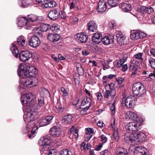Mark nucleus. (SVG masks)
Masks as SVG:
<instances>
[{
	"label": "nucleus",
	"mask_w": 155,
	"mask_h": 155,
	"mask_svg": "<svg viewBox=\"0 0 155 155\" xmlns=\"http://www.w3.org/2000/svg\"><path fill=\"white\" fill-rule=\"evenodd\" d=\"M49 3L50 7V8L55 7L57 5V3L56 2L53 1L49 2Z\"/></svg>",
	"instance_id": "57"
},
{
	"label": "nucleus",
	"mask_w": 155,
	"mask_h": 155,
	"mask_svg": "<svg viewBox=\"0 0 155 155\" xmlns=\"http://www.w3.org/2000/svg\"><path fill=\"white\" fill-rule=\"evenodd\" d=\"M97 28V26L94 21H91L88 23L89 33L96 31Z\"/></svg>",
	"instance_id": "20"
},
{
	"label": "nucleus",
	"mask_w": 155,
	"mask_h": 155,
	"mask_svg": "<svg viewBox=\"0 0 155 155\" xmlns=\"http://www.w3.org/2000/svg\"><path fill=\"white\" fill-rule=\"evenodd\" d=\"M146 13H147L148 14L152 13L154 11V10L153 8L150 6L146 7Z\"/></svg>",
	"instance_id": "51"
},
{
	"label": "nucleus",
	"mask_w": 155,
	"mask_h": 155,
	"mask_svg": "<svg viewBox=\"0 0 155 155\" xmlns=\"http://www.w3.org/2000/svg\"><path fill=\"white\" fill-rule=\"evenodd\" d=\"M32 56V54L28 51H21L19 54L20 59L23 61L28 60Z\"/></svg>",
	"instance_id": "11"
},
{
	"label": "nucleus",
	"mask_w": 155,
	"mask_h": 155,
	"mask_svg": "<svg viewBox=\"0 0 155 155\" xmlns=\"http://www.w3.org/2000/svg\"><path fill=\"white\" fill-rule=\"evenodd\" d=\"M100 137L101 138V141L103 143H106L107 140V138L106 134H101Z\"/></svg>",
	"instance_id": "45"
},
{
	"label": "nucleus",
	"mask_w": 155,
	"mask_h": 155,
	"mask_svg": "<svg viewBox=\"0 0 155 155\" xmlns=\"http://www.w3.org/2000/svg\"><path fill=\"white\" fill-rule=\"evenodd\" d=\"M115 84L114 83H112L110 84H108L105 86L106 89L108 90L111 91L112 96H115L116 94V91L114 87Z\"/></svg>",
	"instance_id": "30"
},
{
	"label": "nucleus",
	"mask_w": 155,
	"mask_h": 155,
	"mask_svg": "<svg viewBox=\"0 0 155 155\" xmlns=\"http://www.w3.org/2000/svg\"><path fill=\"white\" fill-rule=\"evenodd\" d=\"M134 134H130L128 133H126L124 135L125 140L128 143L134 142Z\"/></svg>",
	"instance_id": "25"
},
{
	"label": "nucleus",
	"mask_w": 155,
	"mask_h": 155,
	"mask_svg": "<svg viewBox=\"0 0 155 155\" xmlns=\"http://www.w3.org/2000/svg\"><path fill=\"white\" fill-rule=\"evenodd\" d=\"M138 32L136 31L134 33L131 34L130 36L131 39L133 40H135L139 39Z\"/></svg>",
	"instance_id": "39"
},
{
	"label": "nucleus",
	"mask_w": 155,
	"mask_h": 155,
	"mask_svg": "<svg viewBox=\"0 0 155 155\" xmlns=\"http://www.w3.org/2000/svg\"><path fill=\"white\" fill-rule=\"evenodd\" d=\"M24 113L25 114L23 116L24 121L26 123H28L24 131L25 133L28 132L29 131L30 129L32 128L31 134L28 136L29 138H32L35 136L36 131L38 129L39 124L37 122L35 123L34 119V114L32 112L28 111L26 109Z\"/></svg>",
	"instance_id": "3"
},
{
	"label": "nucleus",
	"mask_w": 155,
	"mask_h": 155,
	"mask_svg": "<svg viewBox=\"0 0 155 155\" xmlns=\"http://www.w3.org/2000/svg\"><path fill=\"white\" fill-rule=\"evenodd\" d=\"M41 93L42 94H45V95H48L50 94V93L46 89L43 88L41 89Z\"/></svg>",
	"instance_id": "47"
},
{
	"label": "nucleus",
	"mask_w": 155,
	"mask_h": 155,
	"mask_svg": "<svg viewBox=\"0 0 155 155\" xmlns=\"http://www.w3.org/2000/svg\"><path fill=\"white\" fill-rule=\"evenodd\" d=\"M120 7L124 12H127L131 10V6L129 4L124 3L122 4Z\"/></svg>",
	"instance_id": "31"
},
{
	"label": "nucleus",
	"mask_w": 155,
	"mask_h": 155,
	"mask_svg": "<svg viewBox=\"0 0 155 155\" xmlns=\"http://www.w3.org/2000/svg\"><path fill=\"white\" fill-rule=\"evenodd\" d=\"M17 23L19 27L25 26V28L28 29H31L32 28V25L31 24V22L25 17L18 18Z\"/></svg>",
	"instance_id": "6"
},
{
	"label": "nucleus",
	"mask_w": 155,
	"mask_h": 155,
	"mask_svg": "<svg viewBox=\"0 0 155 155\" xmlns=\"http://www.w3.org/2000/svg\"><path fill=\"white\" fill-rule=\"evenodd\" d=\"M122 71L123 72H125L128 68V66L127 64H125L122 66Z\"/></svg>",
	"instance_id": "63"
},
{
	"label": "nucleus",
	"mask_w": 155,
	"mask_h": 155,
	"mask_svg": "<svg viewBox=\"0 0 155 155\" xmlns=\"http://www.w3.org/2000/svg\"><path fill=\"white\" fill-rule=\"evenodd\" d=\"M73 118V116L71 115H66L63 117L62 123L64 124H70Z\"/></svg>",
	"instance_id": "28"
},
{
	"label": "nucleus",
	"mask_w": 155,
	"mask_h": 155,
	"mask_svg": "<svg viewBox=\"0 0 155 155\" xmlns=\"http://www.w3.org/2000/svg\"><path fill=\"white\" fill-rule=\"evenodd\" d=\"M25 40L26 38L24 37L20 36L17 39V43L19 46L23 48L27 46V43Z\"/></svg>",
	"instance_id": "22"
},
{
	"label": "nucleus",
	"mask_w": 155,
	"mask_h": 155,
	"mask_svg": "<svg viewBox=\"0 0 155 155\" xmlns=\"http://www.w3.org/2000/svg\"><path fill=\"white\" fill-rule=\"evenodd\" d=\"M61 90L63 93V95L64 96H67L68 95V93L65 88L63 87H61Z\"/></svg>",
	"instance_id": "59"
},
{
	"label": "nucleus",
	"mask_w": 155,
	"mask_h": 155,
	"mask_svg": "<svg viewBox=\"0 0 155 155\" xmlns=\"http://www.w3.org/2000/svg\"><path fill=\"white\" fill-rule=\"evenodd\" d=\"M116 37L117 41L119 44H124L125 37L122 34L117 33Z\"/></svg>",
	"instance_id": "33"
},
{
	"label": "nucleus",
	"mask_w": 155,
	"mask_h": 155,
	"mask_svg": "<svg viewBox=\"0 0 155 155\" xmlns=\"http://www.w3.org/2000/svg\"><path fill=\"white\" fill-rule=\"evenodd\" d=\"M28 20L31 22V23L37 21L38 19V17L35 15L34 14H30L28 16Z\"/></svg>",
	"instance_id": "36"
},
{
	"label": "nucleus",
	"mask_w": 155,
	"mask_h": 155,
	"mask_svg": "<svg viewBox=\"0 0 155 155\" xmlns=\"http://www.w3.org/2000/svg\"><path fill=\"white\" fill-rule=\"evenodd\" d=\"M47 39L51 42H55L58 41L60 38V36L58 34L49 33L47 36Z\"/></svg>",
	"instance_id": "18"
},
{
	"label": "nucleus",
	"mask_w": 155,
	"mask_h": 155,
	"mask_svg": "<svg viewBox=\"0 0 155 155\" xmlns=\"http://www.w3.org/2000/svg\"><path fill=\"white\" fill-rule=\"evenodd\" d=\"M106 91L104 94V96L106 98H108L109 96H111V97H113L114 96H112V94L111 93V91L107 89H106Z\"/></svg>",
	"instance_id": "44"
},
{
	"label": "nucleus",
	"mask_w": 155,
	"mask_h": 155,
	"mask_svg": "<svg viewBox=\"0 0 155 155\" xmlns=\"http://www.w3.org/2000/svg\"><path fill=\"white\" fill-rule=\"evenodd\" d=\"M146 7L142 6L137 9V14H140L142 16H144V15L146 13Z\"/></svg>",
	"instance_id": "34"
},
{
	"label": "nucleus",
	"mask_w": 155,
	"mask_h": 155,
	"mask_svg": "<svg viewBox=\"0 0 155 155\" xmlns=\"http://www.w3.org/2000/svg\"><path fill=\"white\" fill-rule=\"evenodd\" d=\"M57 110L60 112H62L64 111V108L61 105H59L57 108Z\"/></svg>",
	"instance_id": "55"
},
{
	"label": "nucleus",
	"mask_w": 155,
	"mask_h": 155,
	"mask_svg": "<svg viewBox=\"0 0 155 155\" xmlns=\"http://www.w3.org/2000/svg\"><path fill=\"white\" fill-rule=\"evenodd\" d=\"M119 2L118 0H108L107 3L111 7L116 6Z\"/></svg>",
	"instance_id": "38"
},
{
	"label": "nucleus",
	"mask_w": 155,
	"mask_h": 155,
	"mask_svg": "<svg viewBox=\"0 0 155 155\" xmlns=\"http://www.w3.org/2000/svg\"><path fill=\"white\" fill-rule=\"evenodd\" d=\"M94 45V43L89 42L88 44V49H89V50H93L95 48Z\"/></svg>",
	"instance_id": "52"
},
{
	"label": "nucleus",
	"mask_w": 155,
	"mask_h": 155,
	"mask_svg": "<svg viewBox=\"0 0 155 155\" xmlns=\"http://www.w3.org/2000/svg\"><path fill=\"white\" fill-rule=\"evenodd\" d=\"M151 54L155 57V49L151 48L150 49Z\"/></svg>",
	"instance_id": "64"
},
{
	"label": "nucleus",
	"mask_w": 155,
	"mask_h": 155,
	"mask_svg": "<svg viewBox=\"0 0 155 155\" xmlns=\"http://www.w3.org/2000/svg\"><path fill=\"white\" fill-rule=\"evenodd\" d=\"M18 75L22 78L19 86L20 89L24 88L22 87V85L31 87L35 86L37 84L38 79L34 77L37 74V71L34 66L21 64L18 66Z\"/></svg>",
	"instance_id": "1"
},
{
	"label": "nucleus",
	"mask_w": 155,
	"mask_h": 155,
	"mask_svg": "<svg viewBox=\"0 0 155 155\" xmlns=\"http://www.w3.org/2000/svg\"><path fill=\"white\" fill-rule=\"evenodd\" d=\"M87 107L83 108V110H81L80 111V113L81 114H84L87 113Z\"/></svg>",
	"instance_id": "61"
},
{
	"label": "nucleus",
	"mask_w": 155,
	"mask_h": 155,
	"mask_svg": "<svg viewBox=\"0 0 155 155\" xmlns=\"http://www.w3.org/2000/svg\"><path fill=\"white\" fill-rule=\"evenodd\" d=\"M88 138H89L88 141L91 138L94 133V129L91 128H88Z\"/></svg>",
	"instance_id": "41"
},
{
	"label": "nucleus",
	"mask_w": 155,
	"mask_h": 155,
	"mask_svg": "<svg viewBox=\"0 0 155 155\" xmlns=\"http://www.w3.org/2000/svg\"><path fill=\"white\" fill-rule=\"evenodd\" d=\"M130 71L132 73L131 76L134 78L136 75H138V68L137 65L134 64H132L129 67Z\"/></svg>",
	"instance_id": "14"
},
{
	"label": "nucleus",
	"mask_w": 155,
	"mask_h": 155,
	"mask_svg": "<svg viewBox=\"0 0 155 155\" xmlns=\"http://www.w3.org/2000/svg\"><path fill=\"white\" fill-rule=\"evenodd\" d=\"M77 71L80 75H82L83 74V70L81 67H77Z\"/></svg>",
	"instance_id": "56"
},
{
	"label": "nucleus",
	"mask_w": 155,
	"mask_h": 155,
	"mask_svg": "<svg viewBox=\"0 0 155 155\" xmlns=\"http://www.w3.org/2000/svg\"><path fill=\"white\" fill-rule=\"evenodd\" d=\"M75 37L77 41L82 43L86 42L87 40V35H84V33H82L77 34Z\"/></svg>",
	"instance_id": "19"
},
{
	"label": "nucleus",
	"mask_w": 155,
	"mask_h": 155,
	"mask_svg": "<svg viewBox=\"0 0 155 155\" xmlns=\"http://www.w3.org/2000/svg\"><path fill=\"white\" fill-rule=\"evenodd\" d=\"M132 90L134 94L138 97L144 96L146 95V90L143 85L140 83L134 84Z\"/></svg>",
	"instance_id": "4"
},
{
	"label": "nucleus",
	"mask_w": 155,
	"mask_h": 155,
	"mask_svg": "<svg viewBox=\"0 0 155 155\" xmlns=\"http://www.w3.org/2000/svg\"><path fill=\"white\" fill-rule=\"evenodd\" d=\"M116 154L117 155H127L128 152L126 149L119 147L116 149Z\"/></svg>",
	"instance_id": "26"
},
{
	"label": "nucleus",
	"mask_w": 155,
	"mask_h": 155,
	"mask_svg": "<svg viewBox=\"0 0 155 155\" xmlns=\"http://www.w3.org/2000/svg\"><path fill=\"white\" fill-rule=\"evenodd\" d=\"M137 99L135 96H130L127 97L125 100V104L128 108H132L136 104Z\"/></svg>",
	"instance_id": "9"
},
{
	"label": "nucleus",
	"mask_w": 155,
	"mask_h": 155,
	"mask_svg": "<svg viewBox=\"0 0 155 155\" xmlns=\"http://www.w3.org/2000/svg\"><path fill=\"white\" fill-rule=\"evenodd\" d=\"M78 101L77 102V103H75V104L78 105V106L81 105L80 107V108H81V106H84L86 104V102L87 101V97L86 96L84 98V99H83L82 101H80V100L78 101V100H76V101Z\"/></svg>",
	"instance_id": "37"
},
{
	"label": "nucleus",
	"mask_w": 155,
	"mask_h": 155,
	"mask_svg": "<svg viewBox=\"0 0 155 155\" xmlns=\"http://www.w3.org/2000/svg\"><path fill=\"white\" fill-rule=\"evenodd\" d=\"M115 22L114 21H111L109 22L108 26L110 29H113L115 26Z\"/></svg>",
	"instance_id": "49"
},
{
	"label": "nucleus",
	"mask_w": 155,
	"mask_h": 155,
	"mask_svg": "<svg viewBox=\"0 0 155 155\" xmlns=\"http://www.w3.org/2000/svg\"><path fill=\"white\" fill-rule=\"evenodd\" d=\"M127 59V57H124L119 60H116L114 62V64L117 68H120L123 64L126 61Z\"/></svg>",
	"instance_id": "23"
},
{
	"label": "nucleus",
	"mask_w": 155,
	"mask_h": 155,
	"mask_svg": "<svg viewBox=\"0 0 155 155\" xmlns=\"http://www.w3.org/2000/svg\"><path fill=\"white\" fill-rule=\"evenodd\" d=\"M106 3L103 0L100 1L98 3V12L100 13H103L105 12L107 9Z\"/></svg>",
	"instance_id": "13"
},
{
	"label": "nucleus",
	"mask_w": 155,
	"mask_h": 155,
	"mask_svg": "<svg viewBox=\"0 0 155 155\" xmlns=\"http://www.w3.org/2000/svg\"><path fill=\"white\" fill-rule=\"evenodd\" d=\"M115 123V119H114V123L113 124H111V126L112 127L113 130H114V133L113 134V136L114 139L116 141H118L119 140V136L118 135V130L117 128H115L114 127Z\"/></svg>",
	"instance_id": "29"
},
{
	"label": "nucleus",
	"mask_w": 155,
	"mask_h": 155,
	"mask_svg": "<svg viewBox=\"0 0 155 155\" xmlns=\"http://www.w3.org/2000/svg\"><path fill=\"white\" fill-rule=\"evenodd\" d=\"M134 144L137 143H141L146 138L145 134L142 132H139L137 134H134Z\"/></svg>",
	"instance_id": "10"
},
{
	"label": "nucleus",
	"mask_w": 155,
	"mask_h": 155,
	"mask_svg": "<svg viewBox=\"0 0 155 155\" xmlns=\"http://www.w3.org/2000/svg\"><path fill=\"white\" fill-rule=\"evenodd\" d=\"M42 147V150L44 151L48 150L50 148L49 145H45L41 146Z\"/></svg>",
	"instance_id": "58"
},
{
	"label": "nucleus",
	"mask_w": 155,
	"mask_h": 155,
	"mask_svg": "<svg viewBox=\"0 0 155 155\" xmlns=\"http://www.w3.org/2000/svg\"><path fill=\"white\" fill-rule=\"evenodd\" d=\"M28 43L31 46L35 48L39 46L41 43V41L38 37L34 35L29 39Z\"/></svg>",
	"instance_id": "8"
},
{
	"label": "nucleus",
	"mask_w": 155,
	"mask_h": 155,
	"mask_svg": "<svg viewBox=\"0 0 155 155\" xmlns=\"http://www.w3.org/2000/svg\"><path fill=\"white\" fill-rule=\"evenodd\" d=\"M50 28V26L47 24H42L41 25L39 29L42 31H46Z\"/></svg>",
	"instance_id": "35"
},
{
	"label": "nucleus",
	"mask_w": 155,
	"mask_h": 155,
	"mask_svg": "<svg viewBox=\"0 0 155 155\" xmlns=\"http://www.w3.org/2000/svg\"><path fill=\"white\" fill-rule=\"evenodd\" d=\"M149 62V66L153 68H155L154 67L155 66V59L152 57H150L148 59Z\"/></svg>",
	"instance_id": "40"
},
{
	"label": "nucleus",
	"mask_w": 155,
	"mask_h": 155,
	"mask_svg": "<svg viewBox=\"0 0 155 155\" xmlns=\"http://www.w3.org/2000/svg\"><path fill=\"white\" fill-rule=\"evenodd\" d=\"M102 35L100 33L96 32L92 36V40L93 42L98 44L101 41Z\"/></svg>",
	"instance_id": "21"
},
{
	"label": "nucleus",
	"mask_w": 155,
	"mask_h": 155,
	"mask_svg": "<svg viewBox=\"0 0 155 155\" xmlns=\"http://www.w3.org/2000/svg\"><path fill=\"white\" fill-rule=\"evenodd\" d=\"M49 5V2H46L42 4V7L45 8H50Z\"/></svg>",
	"instance_id": "60"
},
{
	"label": "nucleus",
	"mask_w": 155,
	"mask_h": 155,
	"mask_svg": "<svg viewBox=\"0 0 155 155\" xmlns=\"http://www.w3.org/2000/svg\"><path fill=\"white\" fill-rule=\"evenodd\" d=\"M101 41L105 45H107L113 43V40L111 36H105L102 38Z\"/></svg>",
	"instance_id": "24"
},
{
	"label": "nucleus",
	"mask_w": 155,
	"mask_h": 155,
	"mask_svg": "<svg viewBox=\"0 0 155 155\" xmlns=\"http://www.w3.org/2000/svg\"><path fill=\"white\" fill-rule=\"evenodd\" d=\"M10 49L13 55L15 57H17L18 54V51L17 47L13 44H12Z\"/></svg>",
	"instance_id": "32"
},
{
	"label": "nucleus",
	"mask_w": 155,
	"mask_h": 155,
	"mask_svg": "<svg viewBox=\"0 0 155 155\" xmlns=\"http://www.w3.org/2000/svg\"><path fill=\"white\" fill-rule=\"evenodd\" d=\"M49 133L52 137L55 138L59 137L62 135L61 128L56 126H53L50 129Z\"/></svg>",
	"instance_id": "7"
},
{
	"label": "nucleus",
	"mask_w": 155,
	"mask_h": 155,
	"mask_svg": "<svg viewBox=\"0 0 155 155\" xmlns=\"http://www.w3.org/2000/svg\"><path fill=\"white\" fill-rule=\"evenodd\" d=\"M116 102V101H114L113 103L111 105H110V110H111V113L112 114H114L115 113V105Z\"/></svg>",
	"instance_id": "43"
},
{
	"label": "nucleus",
	"mask_w": 155,
	"mask_h": 155,
	"mask_svg": "<svg viewBox=\"0 0 155 155\" xmlns=\"http://www.w3.org/2000/svg\"><path fill=\"white\" fill-rule=\"evenodd\" d=\"M143 54V53H139L135 54L134 55V57L137 59L143 60V59L142 58Z\"/></svg>",
	"instance_id": "48"
},
{
	"label": "nucleus",
	"mask_w": 155,
	"mask_h": 155,
	"mask_svg": "<svg viewBox=\"0 0 155 155\" xmlns=\"http://www.w3.org/2000/svg\"><path fill=\"white\" fill-rule=\"evenodd\" d=\"M146 148L140 147H137L134 152V155H147Z\"/></svg>",
	"instance_id": "17"
},
{
	"label": "nucleus",
	"mask_w": 155,
	"mask_h": 155,
	"mask_svg": "<svg viewBox=\"0 0 155 155\" xmlns=\"http://www.w3.org/2000/svg\"><path fill=\"white\" fill-rule=\"evenodd\" d=\"M116 80L119 84H121L124 81V79L121 78H116Z\"/></svg>",
	"instance_id": "62"
},
{
	"label": "nucleus",
	"mask_w": 155,
	"mask_h": 155,
	"mask_svg": "<svg viewBox=\"0 0 155 155\" xmlns=\"http://www.w3.org/2000/svg\"><path fill=\"white\" fill-rule=\"evenodd\" d=\"M50 143V137L46 136L41 137L38 141V144L40 146L46 144L49 145Z\"/></svg>",
	"instance_id": "15"
},
{
	"label": "nucleus",
	"mask_w": 155,
	"mask_h": 155,
	"mask_svg": "<svg viewBox=\"0 0 155 155\" xmlns=\"http://www.w3.org/2000/svg\"><path fill=\"white\" fill-rule=\"evenodd\" d=\"M87 148V145L86 144V143L85 142H83L81 145V150H83L84 151L86 150Z\"/></svg>",
	"instance_id": "50"
},
{
	"label": "nucleus",
	"mask_w": 155,
	"mask_h": 155,
	"mask_svg": "<svg viewBox=\"0 0 155 155\" xmlns=\"http://www.w3.org/2000/svg\"><path fill=\"white\" fill-rule=\"evenodd\" d=\"M138 32L139 36V39L142 38H143L146 36V34L143 32L140 31H138Z\"/></svg>",
	"instance_id": "53"
},
{
	"label": "nucleus",
	"mask_w": 155,
	"mask_h": 155,
	"mask_svg": "<svg viewBox=\"0 0 155 155\" xmlns=\"http://www.w3.org/2000/svg\"><path fill=\"white\" fill-rule=\"evenodd\" d=\"M142 123L139 119H137L136 121L130 122L126 125V130L129 133L135 132L140 129L142 125Z\"/></svg>",
	"instance_id": "5"
},
{
	"label": "nucleus",
	"mask_w": 155,
	"mask_h": 155,
	"mask_svg": "<svg viewBox=\"0 0 155 155\" xmlns=\"http://www.w3.org/2000/svg\"><path fill=\"white\" fill-rule=\"evenodd\" d=\"M50 28L53 31H57L59 30L60 27L58 24H54L52 25L51 27L50 26Z\"/></svg>",
	"instance_id": "42"
},
{
	"label": "nucleus",
	"mask_w": 155,
	"mask_h": 155,
	"mask_svg": "<svg viewBox=\"0 0 155 155\" xmlns=\"http://www.w3.org/2000/svg\"><path fill=\"white\" fill-rule=\"evenodd\" d=\"M110 153L107 149L103 150L101 152V155H110Z\"/></svg>",
	"instance_id": "54"
},
{
	"label": "nucleus",
	"mask_w": 155,
	"mask_h": 155,
	"mask_svg": "<svg viewBox=\"0 0 155 155\" xmlns=\"http://www.w3.org/2000/svg\"><path fill=\"white\" fill-rule=\"evenodd\" d=\"M21 101L23 106H25V108L28 111L33 112L38 111L37 110L40 107L43 106L44 105V102L43 99H39L38 104L37 105L36 103V97L32 93H29L21 96Z\"/></svg>",
	"instance_id": "2"
},
{
	"label": "nucleus",
	"mask_w": 155,
	"mask_h": 155,
	"mask_svg": "<svg viewBox=\"0 0 155 155\" xmlns=\"http://www.w3.org/2000/svg\"><path fill=\"white\" fill-rule=\"evenodd\" d=\"M60 15L59 11L56 9H54L49 12L48 16L50 19L54 20L58 18Z\"/></svg>",
	"instance_id": "12"
},
{
	"label": "nucleus",
	"mask_w": 155,
	"mask_h": 155,
	"mask_svg": "<svg viewBox=\"0 0 155 155\" xmlns=\"http://www.w3.org/2000/svg\"><path fill=\"white\" fill-rule=\"evenodd\" d=\"M53 116H48L44 119L42 120L39 123V127L44 126L49 124L53 118Z\"/></svg>",
	"instance_id": "16"
},
{
	"label": "nucleus",
	"mask_w": 155,
	"mask_h": 155,
	"mask_svg": "<svg viewBox=\"0 0 155 155\" xmlns=\"http://www.w3.org/2000/svg\"><path fill=\"white\" fill-rule=\"evenodd\" d=\"M88 96L90 97L89 99L88 98V103H89V105L88 106V110L89 109L90 107H91L92 106H93L92 101L91 99L92 98V96L91 95L90 93L88 91Z\"/></svg>",
	"instance_id": "46"
},
{
	"label": "nucleus",
	"mask_w": 155,
	"mask_h": 155,
	"mask_svg": "<svg viewBox=\"0 0 155 155\" xmlns=\"http://www.w3.org/2000/svg\"><path fill=\"white\" fill-rule=\"evenodd\" d=\"M126 115L127 117L133 120V121H136L137 119H139L137 114L133 111L127 112L126 113Z\"/></svg>",
	"instance_id": "27"
}]
</instances>
